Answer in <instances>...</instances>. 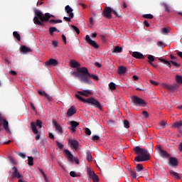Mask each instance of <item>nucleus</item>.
Returning a JSON list of instances; mask_svg holds the SVG:
<instances>
[{"mask_svg":"<svg viewBox=\"0 0 182 182\" xmlns=\"http://www.w3.org/2000/svg\"><path fill=\"white\" fill-rule=\"evenodd\" d=\"M68 143L73 147L75 150L79 149V142L75 139H69Z\"/></svg>","mask_w":182,"mask_h":182,"instance_id":"17","label":"nucleus"},{"mask_svg":"<svg viewBox=\"0 0 182 182\" xmlns=\"http://www.w3.org/2000/svg\"><path fill=\"white\" fill-rule=\"evenodd\" d=\"M142 114L144 117H149V112L147 111H142Z\"/></svg>","mask_w":182,"mask_h":182,"instance_id":"57","label":"nucleus"},{"mask_svg":"<svg viewBox=\"0 0 182 182\" xmlns=\"http://www.w3.org/2000/svg\"><path fill=\"white\" fill-rule=\"evenodd\" d=\"M158 152L160 154L161 157L168 159L170 157V154L167 153V151H164L161 146L157 148Z\"/></svg>","mask_w":182,"mask_h":182,"instance_id":"14","label":"nucleus"},{"mask_svg":"<svg viewBox=\"0 0 182 182\" xmlns=\"http://www.w3.org/2000/svg\"><path fill=\"white\" fill-rule=\"evenodd\" d=\"M143 18H145V19H153L154 16L152 14H144Z\"/></svg>","mask_w":182,"mask_h":182,"instance_id":"46","label":"nucleus"},{"mask_svg":"<svg viewBox=\"0 0 182 182\" xmlns=\"http://www.w3.org/2000/svg\"><path fill=\"white\" fill-rule=\"evenodd\" d=\"M92 140H93L94 141H99L100 140V136L97 135H93Z\"/></svg>","mask_w":182,"mask_h":182,"instance_id":"49","label":"nucleus"},{"mask_svg":"<svg viewBox=\"0 0 182 182\" xmlns=\"http://www.w3.org/2000/svg\"><path fill=\"white\" fill-rule=\"evenodd\" d=\"M77 72H74L73 75L75 77H77L80 82L82 83H85L86 85H92L93 82L90 79L91 77L93 78L94 80H99V77L96 75L90 74L89 73V70L87 68H77Z\"/></svg>","mask_w":182,"mask_h":182,"instance_id":"1","label":"nucleus"},{"mask_svg":"<svg viewBox=\"0 0 182 182\" xmlns=\"http://www.w3.org/2000/svg\"><path fill=\"white\" fill-rule=\"evenodd\" d=\"M85 95V90L83 91H77V94H75V97L80 100V102H82L83 103H89V105H92V106H94L95 107H97V109H100L101 111L103 110V108L102 107V105L100 104V102L97 101V100L95 99L94 97H90L88 99H85L82 97L81 96Z\"/></svg>","mask_w":182,"mask_h":182,"instance_id":"3","label":"nucleus"},{"mask_svg":"<svg viewBox=\"0 0 182 182\" xmlns=\"http://www.w3.org/2000/svg\"><path fill=\"white\" fill-rule=\"evenodd\" d=\"M171 63H172V65L173 66H176V68H178L180 66V64H178V63H176L174 61H172V60L171 61Z\"/></svg>","mask_w":182,"mask_h":182,"instance_id":"58","label":"nucleus"},{"mask_svg":"<svg viewBox=\"0 0 182 182\" xmlns=\"http://www.w3.org/2000/svg\"><path fill=\"white\" fill-rule=\"evenodd\" d=\"M168 164L171 167H177L178 166V159L176 157H170Z\"/></svg>","mask_w":182,"mask_h":182,"instance_id":"15","label":"nucleus"},{"mask_svg":"<svg viewBox=\"0 0 182 182\" xmlns=\"http://www.w3.org/2000/svg\"><path fill=\"white\" fill-rule=\"evenodd\" d=\"M21 52H23V53H28L29 52H32L31 48L26 47V46H21Z\"/></svg>","mask_w":182,"mask_h":182,"instance_id":"27","label":"nucleus"},{"mask_svg":"<svg viewBox=\"0 0 182 182\" xmlns=\"http://www.w3.org/2000/svg\"><path fill=\"white\" fill-rule=\"evenodd\" d=\"M70 126L71 129H70V132L71 133H75L76 132V127L79 126V122L76 121H71L70 122Z\"/></svg>","mask_w":182,"mask_h":182,"instance_id":"18","label":"nucleus"},{"mask_svg":"<svg viewBox=\"0 0 182 182\" xmlns=\"http://www.w3.org/2000/svg\"><path fill=\"white\" fill-rule=\"evenodd\" d=\"M85 134H87V136H90V134H92V131H90V129L86 128L85 129Z\"/></svg>","mask_w":182,"mask_h":182,"instance_id":"52","label":"nucleus"},{"mask_svg":"<svg viewBox=\"0 0 182 182\" xmlns=\"http://www.w3.org/2000/svg\"><path fill=\"white\" fill-rule=\"evenodd\" d=\"M85 41L90 45V46H92V48H95V49H99V46L97 45V43L96 41L90 39V36L89 35H87L85 36Z\"/></svg>","mask_w":182,"mask_h":182,"instance_id":"11","label":"nucleus"},{"mask_svg":"<svg viewBox=\"0 0 182 182\" xmlns=\"http://www.w3.org/2000/svg\"><path fill=\"white\" fill-rule=\"evenodd\" d=\"M90 95H92V91L89 90H84V96H85V97H89Z\"/></svg>","mask_w":182,"mask_h":182,"instance_id":"40","label":"nucleus"},{"mask_svg":"<svg viewBox=\"0 0 182 182\" xmlns=\"http://www.w3.org/2000/svg\"><path fill=\"white\" fill-rule=\"evenodd\" d=\"M176 80L177 83H180L181 85H182V76L181 75H176Z\"/></svg>","mask_w":182,"mask_h":182,"instance_id":"43","label":"nucleus"},{"mask_svg":"<svg viewBox=\"0 0 182 182\" xmlns=\"http://www.w3.org/2000/svg\"><path fill=\"white\" fill-rule=\"evenodd\" d=\"M28 166H33V157L28 156Z\"/></svg>","mask_w":182,"mask_h":182,"instance_id":"41","label":"nucleus"},{"mask_svg":"<svg viewBox=\"0 0 182 182\" xmlns=\"http://www.w3.org/2000/svg\"><path fill=\"white\" fill-rule=\"evenodd\" d=\"M65 154H66V156H68V159L69 160V161H73V155L72 154V153L70 152L69 150L65 149Z\"/></svg>","mask_w":182,"mask_h":182,"instance_id":"23","label":"nucleus"},{"mask_svg":"<svg viewBox=\"0 0 182 182\" xmlns=\"http://www.w3.org/2000/svg\"><path fill=\"white\" fill-rule=\"evenodd\" d=\"M70 176L71 177H76V173H75V171H71V172L70 173Z\"/></svg>","mask_w":182,"mask_h":182,"instance_id":"62","label":"nucleus"},{"mask_svg":"<svg viewBox=\"0 0 182 182\" xmlns=\"http://www.w3.org/2000/svg\"><path fill=\"white\" fill-rule=\"evenodd\" d=\"M182 127V121H178L173 124V127H176V129H180V127Z\"/></svg>","mask_w":182,"mask_h":182,"instance_id":"32","label":"nucleus"},{"mask_svg":"<svg viewBox=\"0 0 182 182\" xmlns=\"http://www.w3.org/2000/svg\"><path fill=\"white\" fill-rule=\"evenodd\" d=\"M13 36H14L15 38L17 39V41H18L20 42V41H21V35H19V33H18V31H14L13 33Z\"/></svg>","mask_w":182,"mask_h":182,"instance_id":"33","label":"nucleus"},{"mask_svg":"<svg viewBox=\"0 0 182 182\" xmlns=\"http://www.w3.org/2000/svg\"><path fill=\"white\" fill-rule=\"evenodd\" d=\"M53 32H60V31L58 30V28H56V27H50L49 28V33L50 35V36H53Z\"/></svg>","mask_w":182,"mask_h":182,"instance_id":"28","label":"nucleus"},{"mask_svg":"<svg viewBox=\"0 0 182 182\" xmlns=\"http://www.w3.org/2000/svg\"><path fill=\"white\" fill-rule=\"evenodd\" d=\"M36 16L33 18V22L36 25H39V26H43V23L48 22L50 19V14L49 13H46L43 15V13L39 10L35 11Z\"/></svg>","mask_w":182,"mask_h":182,"instance_id":"4","label":"nucleus"},{"mask_svg":"<svg viewBox=\"0 0 182 182\" xmlns=\"http://www.w3.org/2000/svg\"><path fill=\"white\" fill-rule=\"evenodd\" d=\"M178 150L179 151H182V142L178 146Z\"/></svg>","mask_w":182,"mask_h":182,"instance_id":"64","label":"nucleus"},{"mask_svg":"<svg viewBox=\"0 0 182 182\" xmlns=\"http://www.w3.org/2000/svg\"><path fill=\"white\" fill-rule=\"evenodd\" d=\"M87 176H89L90 178L92 179L93 182H99V176L95 173L94 171H92L90 168L87 169Z\"/></svg>","mask_w":182,"mask_h":182,"instance_id":"8","label":"nucleus"},{"mask_svg":"<svg viewBox=\"0 0 182 182\" xmlns=\"http://www.w3.org/2000/svg\"><path fill=\"white\" fill-rule=\"evenodd\" d=\"M9 74L11 75L12 76H16V75H18V73H16V71L15 70H10Z\"/></svg>","mask_w":182,"mask_h":182,"instance_id":"53","label":"nucleus"},{"mask_svg":"<svg viewBox=\"0 0 182 182\" xmlns=\"http://www.w3.org/2000/svg\"><path fill=\"white\" fill-rule=\"evenodd\" d=\"M65 11L66 12V14H68L69 15V16L70 18H74L75 14H73V9H72V7H70V6L67 5L65 7Z\"/></svg>","mask_w":182,"mask_h":182,"instance_id":"16","label":"nucleus"},{"mask_svg":"<svg viewBox=\"0 0 182 182\" xmlns=\"http://www.w3.org/2000/svg\"><path fill=\"white\" fill-rule=\"evenodd\" d=\"M124 126L125 129H129L130 127V123L127 119L124 120Z\"/></svg>","mask_w":182,"mask_h":182,"instance_id":"44","label":"nucleus"},{"mask_svg":"<svg viewBox=\"0 0 182 182\" xmlns=\"http://www.w3.org/2000/svg\"><path fill=\"white\" fill-rule=\"evenodd\" d=\"M35 124L36 126H38L39 127V129H42V121H41L40 119H37Z\"/></svg>","mask_w":182,"mask_h":182,"instance_id":"45","label":"nucleus"},{"mask_svg":"<svg viewBox=\"0 0 182 182\" xmlns=\"http://www.w3.org/2000/svg\"><path fill=\"white\" fill-rule=\"evenodd\" d=\"M122 52H123V48L117 46L114 47L112 53H122Z\"/></svg>","mask_w":182,"mask_h":182,"instance_id":"26","label":"nucleus"},{"mask_svg":"<svg viewBox=\"0 0 182 182\" xmlns=\"http://www.w3.org/2000/svg\"><path fill=\"white\" fill-rule=\"evenodd\" d=\"M73 18V17H70V16H69V17L64 16L63 19H65V21L66 22H70V21H72Z\"/></svg>","mask_w":182,"mask_h":182,"instance_id":"51","label":"nucleus"},{"mask_svg":"<svg viewBox=\"0 0 182 182\" xmlns=\"http://www.w3.org/2000/svg\"><path fill=\"white\" fill-rule=\"evenodd\" d=\"M73 114H76V109H75V107L72 106L70 108L68 109L67 116L68 117H72Z\"/></svg>","mask_w":182,"mask_h":182,"instance_id":"21","label":"nucleus"},{"mask_svg":"<svg viewBox=\"0 0 182 182\" xmlns=\"http://www.w3.org/2000/svg\"><path fill=\"white\" fill-rule=\"evenodd\" d=\"M112 14H114V15H115V16H117V18H120V15H119V14H117V11L116 10H113L112 9Z\"/></svg>","mask_w":182,"mask_h":182,"instance_id":"54","label":"nucleus"},{"mask_svg":"<svg viewBox=\"0 0 182 182\" xmlns=\"http://www.w3.org/2000/svg\"><path fill=\"white\" fill-rule=\"evenodd\" d=\"M129 174H130L131 178L132 179L137 178V174L136 173V172L133 171V170L132 169L129 170Z\"/></svg>","mask_w":182,"mask_h":182,"instance_id":"31","label":"nucleus"},{"mask_svg":"<svg viewBox=\"0 0 182 182\" xmlns=\"http://www.w3.org/2000/svg\"><path fill=\"white\" fill-rule=\"evenodd\" d=\"M13 173L11 174V178H23V176L19 173L18 171V168L16 166H14L12 168Z\"/></svg>","mask_w":182,"mask_h":182,"instance_id":"10","label":"nucleus"},{"mask_svg":"<svg viewBox=\"0 0 182 182\" xmlns=\"http://www.w3.org/2000/svg\"><path fill=\"white\" fill-rule=\"evenodd\" d=\"M86 154L87 161H92V160H93V158L92 157V152L90 151H87Z\"/></svg>","mask_w":182,"mask_h":182,"instance_id":"30","label":"nucleus"},{"mask_svg":"<svg viewBox=\"0 0 182 182\" xmlns=\"http://www.w3.org/2000/svg\"><path fill=\"white\" fill-rule=\"evenodd\" d=\"M9 160H10L13 166H15L16 164V161L14 159V157L9 156Z\"/></svg>","mask_w":182,"mask_h":182,"instance_id":"48","label":"nucleus"},{"mask_svg":"<svg viewBox=\"0 0 182 182\" xmlns=\"http://www.w3.org/2000/svg\"><path fill=\"white\" fill-rule=\"evenodd\" d=\"M150 83H151V85H154L155 86L159 85V82H157L153 80H150Z\"/></svg>","mask_w":182,"mask_h":182,"instance_id":"60","label":"nucleus"},{"mask_svg":"<svg viewBox=\"0 0 182 182\" xmlns=\"http://www.w3.org/2000/svg\"><path fill=\"white\" fill-rule=\"evenodd\" d=\"M31 127L32 129V132L34 134H36L35 139L36 141L41 139V134L39 133V131L38 130V128H36V124L35 122H32L31 123Z\"/></svg>","mask_w":182,"mask_h":182,"instance_id":"7","label":"nucleus"},{"mask_svg":"<svg viewBox=\"0 0 182 182\" xmlns=\"http://www.w3.org/2000/svg\"><path fill=\"white\" fill-rule=\"evenodd\" d=\"M18 156H19L20 157H21V159H26V154H25L22 153V152H20V153L18 154Z\"/></svg>","mask_w":182,"mask_h":182,"instance_id":"56","label":"nucleus"},{"mask_svg":"<svg viewBox=\"0 0 182 182\" xmlns=\"http://www.w3.org/2000/svg\"><path fill=\"white\" fill-rule=\"evenodd\" d=\"M109 86L111 90H116V84L114 82H110Z\"/></svg>","mask_w":182,"mask_h":182,"instance_id":"47","label":"nucleus"},{"mask_svg":"<svg viewBox=\"0 0 182 182\" xmlns=\"http://www.w3.org/2000/svg\"><path fill=\"white\" fill-rule=\"evenodd\" d=\"M50 23H53L55 25V23H62V20L58 19V20H55V19H51L49 21Z\"/></svg>","mask_w":182,"mask_h":182,"instance_id":"38","label":"nucleus"},{"mask_svg":"<svg viewBox=\"0 0 182 182\" xmlns=\"http://www.w3.org/2000/svg\"><path fill=\"white\" fill-rule=\"evenodd\" d=\"M134 151L137 156L134 159V161L137 163H143V161H149L150 159V153L145 149L140 148V146H135Z\"/></svg>","mask_w":182,"mask_h":182,"instance_id":"2","label":"nucleus"},{"mask_svg":"<svg viewBox=\"0 0 182 182\" xmlns=\"http://www.w3.org/2000/svg\"><path fill=\"white\" fill-rule=\"evenodd\" d=\"M38 93L41 96H44V97H47L49 100V95L48 94H46V92L45 91L38 90Z\"/></svg>","mask_w":182,"mask_h":182,"instance_id":"34","label":"nucleus"},{"mask_svg":"<svg viewBox=\"0 0 182 182\" xmlns=\"http://www.w3.org/2000/svg\"><path fill=\"white\" fill-rule=\"evenodd\" d=\"M132 56L133 58H135V59H144V55L143 53L138 52V51H134L132 53Z\"/></svg>","mask_w":182,"mask_h":182,"instance_id":"19","label":"nucleus"},{"mask_svg":"<svg viewBox=\"0 0 182 182\" xmlns=\"http://www.w3.org/2000/svg\"><path fill=\"white\" fill-rule=\"evenodd\" d=\"M162 5H163V6H164L166 12H168V14H170V12H171V10H170V8L168 7V5H167V4L164 3V4H162Z\"/></svg>","mask_w":182,"mask_h":182,"instance_id":"42","label":"nucleus"},{"mask_svg":"<svg viewBox=\"0 0 182 182\" xmlns=\"http://www.w3.org/2000/svg\"><path fill=\"white\" fill-rule=\"evenodd\" d=\"M169 174H171V176L174 177V178H176V180H180V178H181V176H180V174L177 172H175L174 171H170Z\"/></svg>","mask_w":182,"mask_h":182,"instance_id":"22","label":"nucleus"},{"mask_svg":"<svg viewBox=\"0 0 182 182\" xmlns=\"http://www.w3.org/2000/svg\"><path fill=\"white\" fill-rule=\"evenodd\" d=\"M127 71V68L124 66H120L118 68V75H124L126 72Z\"/></svg>","mask_w":182,"mask_h":182,"instance_id":"25","label":"nucleus"},{"mask_svg":"<svg viewBox=\"0 0 182 182\" xmlns=\"http://www.w3.org/2000/svg\"><path fill=\"white\" fill-rule=\"evenodd\" d=\"M163 45H164V43H163L162 41L157 42V46H159V48H161V46H163Z\"/></svg>","mask_w":182,"mask_h":182,"instance_id":"61","label":"nucleus"},{"mask_svg":"<svg viewBox=\"0 0 182 182\" xmlns=\"http://www.w3.org/2000/svg\"><path fill=\"white\" fill-rule=\"evenodd\" d=\"M70 65L71 68H74L80 67V64L77 61L74 60H72L70 61Z\"/></svg>","mask_w":182,"mask_h":182,"instance_id":"24","label":"nucleus"},{"mask_svg":"<svg viewBox=\"0 0 182 182\" xmlns=\"http://www.w3.org/2000/svg\"><path fill=\"white\" fill-rule=\"evenodd\" d=\"M52 124L55 129V132H57L58 134H62L63 133V129H62V127L58 123V122L53 120Z\"/></svg>","mask_w":182,"mask_h":182,"instance_id":"13","label":"nucleus"},{"mask_svg":"<svg viewBox=\"0 0 182 182\" xmlns=\"http://www.w3.org/2000/svg\"><path fill=\"white\" fill-rule=\"evenodd\" d=\"M0 126H3L4 130L7 133H11V131L9 130V122L2 117V114L0 113Z\"/></svg>","mask_w":182,"mask_h":182,"instance_id":"6","label":"nucleus"},{"mask_svg":"<svg viewBox=\"0 0 182 182\" xmlns=\"http://www.w3.org/2000/svg\"><path fill=\"white\" fill-rule=\"evenodd\" d=\"M112 9H111L110 7H106L103 10V15L105 18H107V19H112Z\"/></svg>","mask_w":182,"mask_h":182,"instance_id":"12","label":"nucleus"},{"mask_svg":"<svg viewBox=\"0 0 182 182\" xmlns=\"http://www.w3.org/2000/svg\"><path fill=\"white\" fill-rule=\"evenodd\" d=\"M38 171H40V173H41L45 181L47 182L48 177L46 176V174H45V172L43 171V170H42V168H38Z\"/></svg>","mask_w":182,"mask_h":182,"instance_id":"35","label":"nucleus"},{"mask_svg":"<svg viewBox=\"0 0 182 182\" xmlns=\"http://www.w3.org/2000/svg\"><path fill=\"white\" fill-rule=\"evenodd\" d=\"M152 62H154V56L149 55L148 56V63L149 65H151V63H153Z\"/></svg>","mask_w":182,"mask_h":182,"instance_id":"39","label":"nucleus"},{"mask_svg":"<svg viewBox=\"0 0 182 182\" xmlns=\"http://www.w3.org/2000/svg\"><path fill=\"white\" fill-rule=\"evenodd\" d=\"M95 66H96V68H102V64L96 62V63H95Z\"/></svg>","mask_w":182,"mask_h":182,"instance_id":"63","label":"nucleus"},{"mask_svg":"<svg viewBox=\"0 0 182 182\" xmlns=\"http://www.w3.org/2000/svg\"><path fill=\"white\" fill-rule=\"evenodd\" d=\"M143 168V165L141 164H138L136 166V171H141Z\"/></svg>","mask_w":182,"mask_h":182,"instance_id":"37","label":"nucleus"},{"mask_svg":"<svg viewBox=\"0 0 182 182\" xmlns=\"http://www.w3.org/2000/svg\"><path fill=\"white\" fill-rule=\"evenodd\" d=\"M70 26L71 28H73V31H75V32H76L77 35L80 33V30H79V28H77V26L75 25H71Z\"/></svg>","mask_w":182,"mask_h":182,"instance_id":"36","label":"nucleus"},{"mask_svg":"<svg viewBox=\"0 0 182 182\" xmlns=\"http://www.w3.org/2000/svg\"><path fill=\"white\" fill-rule=\"evenodd\" d=\"M160 126H161L162 129H164V127H166V122L161 121L160 123Z\"/></svg>","mask_w":182,"mask_h":182,"instance_id":"59","label":"nucleus"},{"mask_svg":"<svg viewBox=\"0 0 182 182\" xmlns=\"http://www.w3.org/2000/svg\"><path fill=\"white\" fill-rule=\"evenodd\" d=\"M162 86H163V87H164L165 89H167L170 92H176V90H177V89H178V85H177V84H173L172 85H170L168 84L164 83V84H162Z\"/></svg>","mask_w":182,"mask_h":182,"instance_id":"9","label":"nucleus"},{"mask_svg":"<svg viewBox=\"0 0 182 182\" xmlns=\"http://www.w3.org/2000/svg\"><path fill=\"white\" fill-rule=\"evenodd\" d=\"M46 66H56L58 65V60L53 58H50L48 61L45 63Z\"/></svg>","mask_w":182,"mask_h":182,"instance_id":"20","label":"nucleus"},{"mask_svg":"<svg viewBox=\"0 0 182 182\" xmlns=\"http://www.w3.org/2000/svg\"><path fill=\"white\" fill-rule=\"evenodd\" d=\"M132 100L134 106H143V107H146V101H144L143 99L134 95L132 97Z\"/></svg>","mask_w":182,"mask_h":182,"instance_id":"5","label":"nucleus"},{"mask_svg":"<svg viewBox=\"0 0 182 182\" xmlns=\"http://www.w3.org/2000/svg\"><path fill=\"white\" fill-rule=\"evenodd\" d=\"M55 143H56V145L58 147V149H63V144H61L58 141H56Z\"/></svg>","mask_w":182,"mask_h":182,"instance_id":"50","label":"nucleus"},{"mask_svg":"<svg viewBox=\"0 0 182 182\" xmlns=\"http://www.w3.org/2000/svg\"><path fill=\"white\" fill-rule=\"evenodd\" d=\"M159 60L164 63V65H166L168 68H171V63L169 61L164 60L163 58H159Z\"/></svg>","mask_w":182,"mask_h":182,"instance_id":"29","label":"nucleus"},{"mask_svg":"<svg viewBox=\"0 0 182 182\" xmlns=\"http://www.w3.org/2000/svg\"><path fill=\"white\" fill-rule=\"evenodd\" d=\"M168 32H170V30H168V28H162V33H168Z\"/></svg>","mask_w":182,"mask_h":182,"instance_id":"55","label":"nucleus"}]
</instances>
